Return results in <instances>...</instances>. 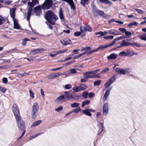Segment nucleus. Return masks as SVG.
<instances>
[{
    "mask_svg": "<svg viewBox=\"0 0 146 146\" xmlns=\"http://www.w3.org/2000/svg\"><path fill=\"white\" fill-rule=\"evenodd\" d=\"M45 18L48 23L52 25H54L58 19L56 15L50 10L46 12Z\"/></svg>",
    "mask_w": 146,
    "mask_h": 146,
    "instance_id": "nucleus-1",
    "label": "nucleus"
},
{
    "mask_svg": "<svg viewBox=\"0 0 146 146\" xmlns=\"http://www.w3.org/2000/svg\"><path fill=\"white\" fill-rule=\"evenodd\" d=\"M39 108V106L37 103H34L32 107L31 111V116L33 118H35L38 115Z\"/></svg>",
    "mask_w": 146,
    "mask_h": 146,
    "instance_id": "nucleus-2",
    "label": "nucleus"
},
{
    "mask_svg": "<svg viewBox=\"0 0 146 146\" xmlns=\"http://www.w3.org/2000/svg\"><path fill=\"white\" fill-rule=\"evenodd\" d=\"M15 119L19 129L21 131H23L25 127V123L24 121L21 117H17Z\"/></svg>",
    "mask_w": 146,
    "mask_h": 146,
    "instance_id": "nucleus-3",
    "label": "nucleus"
},
{
    "mask_svg": "<svg viewBox=\"0 0 146 146\" xmlns=\"http://www.w3.org/2000/svg\"><path fill=\"white\" fill-rule=\"evenodd\" d=\"M53 1L52 0H45L42 6V8L44 10L48 9L52 7Z\"/></svg>",
    "mask_w": 146,
    "mask_h": 146,
    "instance_id": "nucleus-4",
    "label": "nucleus"
},
{
    "mask_svg": "<svg viewBox=\"0 0 146 146\" xmlns=\"http://www.w3.org/2000/svg\"><path fill=\"white\" fill-rule=\"evenodd\" d=\"M117 78L116 75H114L110 78L104 84V86L106 88H108L110 86L115 80Z\"/></svg>",
    "mask_w": 146,
    "mask_h": 146,
    "instance_id": "nucleus-5",
    "label": "nucleus"
},
{
    "mask_svg": "<svg viewBox=\"0 0 146 146\" xmlns=\"http://www.w3.org/2000/svg\"><path fill=\"white\" fill-rule=\"evenodd\" d=\"M12 111L15 116V118H16L17 117H21L18 107L15 104H13V105Z\"/></svg>",
    "mask_w": 146,
    "mask_h": 146,
    "instance_id": "nucleus-6",
    "label": "nucleus"
},
{
    "mask_svg": "<svg viewBox=\"0 0 146 146\" xmlns=\"http://www.w3.org/2000/svg\"><path fill=\"white\" fill-rule=\"evenodd\" d=\"M108 103H105L103 107V114L105 115H107L108 113Z\"/></svg>",
    "mask_w": 146,
    "mask_h": 146,
    "instance_id": "nucleus-7",
    "label": "nucleus"
},
{
    "mask_svg": "<svg viewBox=\"0 0 146 146\" xmlns=\"http://www.w3.org/2000/svg\"><path fill=\"white\" fill-rule=\"evenodd\" d=\"M34 12L36 16H39L41 14L42 7L40 6H38L34 8Z\"/></svg>",
    "mask_w": 146,
    "mask_h": 146,
    "instance_id": "nucleus-8",
    "label": "nucleus"
},
{
    "mask_svg": "<svg viewBox=\"0 0 146 146\" xmlns=\"http://www.w3.org/2000/svg\"><path fill=\"white\" fill-rule=\"evenodd\" d=\"M65 97L64 95H61L56 98L55 100V102L57 103L64 102L65 101Z\"/></svg>",
    "mask_w": 146,
    "mask_h": 146,
    "instance_id": "nucleus-9",
    "label": "nucleus"
},
{
    "mask_svg": "<svg viewBox=\"0 0 146 146\" xmlns=\"http://www.w3.org/2000/svg\"><path fill=\"white\" fill-rule=\"evenodd\" d=\"M112 88V87L109 88L106 91V92L103 97V99L105 100H107V98L110 95L111 90Z\"/></svg>",
    "mask_w": 146,
    "mask_h": 146,
    "instance_id": "nucleus-10",
    "label": "nucleus"
},
{
    "mask_svg": "<svg viewBox=\"0 0 146 146\" xmlns=\"http://www.w3.org/2000/svg\"><path fill=\"white\" fill-rule=\"evenodd\" d=\"M44 50L43 48L37 49L31 51L30 53L31 54L35 55L36 54L40 53Z\"/></svg>",
    "mask_w": 146,
    "mask_h": 146,
    "instance_id": "nucleus-11",
    "label": "nucleus"
},
{
    "mask_svg": "<svg viewBox=\"0 0 146 146\" xmlns=\"http://www.w3.org/2000/svg\"><path fill=\"white\" fill-rule=\"evenodd\" d=\"M115 70L118 74L125 75L126 74V71L123 69L120 68H116Z\"/></svg>",
    "mask_w": 146,
    "mask_h": 146,
    "instance_id": "nucleus-12",
    "label": "nucleus"
},
{
    "mask_svg": "<svg viewBox=\"0 0 146 146\" xmlns=\"http://www.w3.org/2000/svg\"><path fill=\"white\" fill-rule=\"evenodd\" d=\"M63 1L67 2L70 5L71 9H73L74 10L75 9V8L74 5V3L73 0H61Z\"/></svg>",
    "mask_w": 146,
    "mask_h": 146,
    "instance_id": "nucleus-13",
    "label": "nucleus"
},
{
    "mask_svg": "<svg viewBox=\"0 0 146 146\" xmlns=\"http://www.w3.org/2000/svg\"><path fill=\"white\" fill-rule=\"evenodd\" d=\"M108 33L109 34L115 35H120L121 33L117 30L112 29L108 31Z\"/></svg>",
    "mask_w": 146,
    "mask_h": 146,
    "instance_id": "nucleus-14",
    "label": "nucleus"
},
{
    "mask_svg": "<svg viewBox=\"0 0 146 146\" xmlns=\"http://www.w3.org/2000/svg\"><path fill=\"white\" fill-rule=\"evenodd\" d=\"M10 11L11 17L13 19V20L15 19V8H11Z\"/></svg>",
    "mask_w": 146,
    "mask_h": 146,
    "instance_id": "nucleus-15",
    "label": "nucleus"
},
{
    "mask_svg": "<svg viewBox=\"0 0 146 146\" xmlns=\"http://www.w3.org/2000/svg\"><path fill=\"white\" fill-rule=\"evenodd\" d=\"M70 40L68 38H66L64 40H61V42L63 45H66L68 44H70Z\"/></svg>",
    "mask_w": 146,
    "mask_h": 146,
    "instance_id": "nucleus-16",
    "label": "nucleus"
},
{
    "mask_svg": "<svg viewBox=\"0 0 146 146\" xmlns=\"http://www.w3.org/2000/svg\"><path fill=\"white\" fill-rule=\"evenodd\" d=\"M32 9L28 8L27 13V20L29 21L31 15V14Z\"/></svg>",
    "mask_w": 146,
    "mask_h": 146,
    "instance_id": "nucleus-17",
    "label": "nucleus"
},
{
    "mask_svg": "<svg viewBox=\"0 0 146 146\" xmlns=\"http://www.w3.org/2000/svg\"><path fill=\"white\" fill-rule=\"evenodd\" d=\"M13 21L14 22V28L17 29H19L20 26L17 20L15 19H13Z\"/></svg>",
    "mask_w": 146,
    "mask_h": 146,
    "instance_id": "nucleus-18",
    "label": "nucleus"
},
{
    "mask_svg": "<svg viewBox=\"0 0 146 146\" xmlns=\"http://www.w3.org/2000/svg\"><path fill=\"white\" fill-rule=\"evenodd\" d=\"M99 11V10L97 9L96 6H93L92 11L94 16H96L98 15V13Z\"/></svg>",
    "mask_w": 146,
    "mask_h": 146,
    "instance_id": "nucleus-19",
    "label": "nucleus"
},
{
    "mask_svg": "<svg viewBox=\"0 0 146 146\" xmlns=\"http://www.w3.org/2000/svg\"><path fill=\"white\" fill-rule=\"evenodd\" d=\"M117 54L114 53H112L110 55L107 56V58L108 60H114L116 58Z\"/></svg>",
    "mask_w": 146,
    "mask_h": 146,
    "instance_id": "nucleus-20",
    "label": "nucleus"
},
{
    "mask_svg": "<svg viewBox=\"0 0 146 146\" xmlns=\"http://www.w3.org/2000/svg\"><path fill=\"white\" fill-rule=\"evenodd\" d=\"M131 43L126 42L125 40H123L122 41V43H121V46L122 47L128 46L131 45Z\"/></svg>",
    "mask_w": 146,
    "mask_h": 146,
    "instance_id": "nucleus-21",
    "label": "nucleus"
},
{
    "mask_svg": "<svg viewBox=\"0 0 146 146\" xmlns=\"http://www.w3.org/2000/svg\"><path fill=\"white\" fill-rule=\"evenodd\" d=\"M108 33V31H104V32H102V31H99L98 32H97L95 33V35H99L98 36V37L99 38L102 36H103L105 35H106Z\"/></svg>",
    "mask_w": 146,
    "mask_h": 146,
    "instance_id": "nucleus-22",
    "label": "nucleus"
},
{
    "mask_svg": "<svg viewBox=\"0 0 146 146\" xmlns=\"http://www.w3.org/2000/svg\"><path fill=\"white\" fill-rule=\"evenodd\" d=\"M82 112L84 114L89 116H91L92 115V114L90 113L89 109H85V110H82Z\"/></svg>",
    "mask_w": 146,
    "mask_h": 146,
    "instance_id": "nucleus-23",
    "label": "nucleus"
},
{
    "mask_svg": "<svg viewBox=\"0 0 146 146\" xmlns=\"http://www.w3.org/2000/svg\"><path fill=\"white\" fill-rule=\"evenodd\" d=\"M83 29L85 31H89L90 32L92 31V30L91 29L90 26L87 24L85 25Z\"/></svg>",
    "mask_w": 146,
    "mask_h": 146,
    "instance_id": "nucleus-24",
    "label": "nucleus"
},
{
    "mask_svg": "<svg viewBox=\"0 0 146 146\" xmlns=\"http://www.w3.org/2000/svg\"><path fill=\"white\" fill-rule=\"evenodd\" d=\"M61 73H57L55 74H52L49 75L48 76V78L49 79H51L53 78L54 77H57L59 75H61Z\"/></svg>",
    "mask_w": 146,
    "mask_h": 146,
    "instance_id": "nucleus-25",
    "label": "nucleus"
},
{
    "mask_svg": "<svg viewBox=\"0 0 146 146\" xmlns=\"http://www.w3.org/2000/svg\"><path fill=\"white\" fill-rule=\"evenodd\" d=\"M42 122L41 120H38L34 122L32 124L31 126V127H33L35 126H37L39 125Z\"/></svg>",
    "mask_w": 146,
    "mask_h": 146,
    "instance_id": "nucleus-26",
    "label": "nucleus"
},
{
    "mask_svg": "<svg viewBox=\"0 0 146 146\" xmlns=\"http://www.w3.org/2000/svg\"><path fill=\"white\" fill-rule=\"evenodd\" d=\"M82 26H81L80 27V30L81 33L80 35L82 37H83L85 36L86 33L85 32L86 31H85L83 29H82Z\"/></svg>",
    "mask_w": 146,
    "mask_h": 146,
    "instance_id": "nucleus-27",
    "label": "nucleus"
},
{
    "mask_svg": "<svg viewBox=\"0 0 146 146\" xmlns=\"http://www.w3.org/2000/svg\"><path fill=\"white\" fill-rule=\"evenodd\" d=\"M98 15L104 18H106V16H104V15H106V14L103 11H99L98 13Z\"/></svg>",
    "mask_w": 146,
    "mask_h": 146,
    "instance_id": "nucleus-28",
    "label": "nucleus"
},
{
    "mask_svg": "<svg viewBox=\"0 0 146 146\" xmlns=\"http://www.w3.org/2000/svg\"><path fill=\"white\" fill-rule=\"evenodd\" d=\"M138 23L137 22L134 21L129 24L128 26L130 27H132L133 26H137L138 25Z\"/></svg>",
    "mask_w": 146,
    "mask_h": 146,
    "instance_id": "nucleus-29",
    "label": "nucleus"
},
{
    "mask_svg": "<svg viewBox=\"0 0 146 146\" xmlns=\"http://www.w3.org/2000/svg\"><path fill=\"white\" fill-rule=\"evenodd\" d=\"M89 0H81L80 4L82 5L85 6V4H87Z\"/></svg>",
    "mask_w": 146,
    "mask_h": 146,
    "instance_id": "nucleus-30",
    "label": "nucleus"
},
{
    "mask_svg": "<svg viewBox=\"0 0 146 146\" xmlns=\"http://www.w3.org/2000/svg\"><path fill=\"white\" fill-rule=\"evenodd\" d=\"M80 104L79 103L74 102L70 104L72 108H75L78 107L79 105Z\"/></svg>",
    "mask_w": 146,
    "mask_h": 146,
    "instance_id": "nucleus-31",
    "label": "nucleus"
},
{
    "mask_svg": "<svg viewBox=\"0 0 146 146\" xmlns=\"http://www.w3.org/2000/svg\"><path fill=\"white\" fill-rule=\"evenodd\" d=\"M90 102V101L89 100H85L82 102L81 106L82 107H84L86 105L89 104Z\"/></svg>",
    "mask_w": 146,
    "mask_h": 146,
    "instance_id": "nucleus-32",
    "label": "nucleus"
},
{
    "mask_svg": "<svg viewBox=\"0 0 146 146\" xmlns=\"http://www.w3.org/2000/svg\"><path fill=\"white\" fill-rule=\"evenodd\" d=\"M100 2L105 3L106 4H111V3L108 0H99Z\"/></svg>",
    "mask_w": 146,
    "mask_h": 146,
    "instance_id": "nucleus-33",
    "label": "nucleus"
},
{
    "mask_svg": "<svg viewBox=\"0 0 146 146\" xmlns=\"http://www.w3.org/2000/svg\"><path fill=\"white\" fill-rule=\"evenodd\" d=\"M88 92L87 91H85L83 92L82 94V96L83 98H86L88 97Z\"/></svg>",
    "mask_w": 146,
    "mask_h": 146,
    "instance_id": "nucleus-34",
    "label": "nucleus"
},
{
    "mask_svg": "<svg viewBox=\"0 0 146 146\" xmlns=\"http://www.w3.org/2000/svg\"><path fill=\"white\" fill-rule=\"evenodd\" d=\"M81 110V109L80 107H78L76 108L73 109L72 111V112L77 113Z\"/></svg>",
    "mask_w": 146,
    "mask_h": 146,
    "instance_id": "nucleus-35",
    "label": "nucleus"
},
{
    "mask_svg": "<svg viewBox=\"0 0 146 146\" xmlns=\"http://www.w3.org/2000/svg\"><path fill=\"white\" fill-rule=\"evenodd\" d=\"M57 55V53L56 52V51L53 52H51L50 54V56L52 57H54L55 56H56Z\"/></svg>",
    "mask_w": 146,
    "mask_h": 146,
    "instance_id": "nucleus-36",
    "label": "nucleus"
},
{
    "mask_svg": "<svg viewBox=\"0 0 146 146\" xmlns=\"http://www.w3.org/2000/svg\"><path fill=\"white\" fill-rule=\"evenodd\" d=\"M131 45L135 46L137 47H140L141 46V44L138 43L133 42V43H131Z\"/></svg>",
    "mask_w": 146,
    "mask_h": 146,
    "instance_id": "nucleus-37",
    "label": "nucleus"
},
{
    "mask_svg": "<svg viewBox=\"0 0 146 146\" xmlns=\"http://www.w3.org/2000/svg\"><path fill=\"white\" fill-rule=\"evenodd\" d=\"M101 82V80H98L94 82V84L95 86H98Z\"/></svg>",
    "mask_w": 146,
    "mask_h": 146,
    "instance_id": "nucleus-38",
    "label": "nucleus"
},
{
    "mask_svg": "<svg viewBox=\"0 0 146 146\" xmlns=\"http://www.w3.org/2000/svg\"><path fill=\"white\" fill-rule=\"evenodd\" d=\"M7 90L6 89L3 87L0 86V91L3 93H5Z\"/></svg>",
    "mask_w": 146,
    "mask_h": 146,
    "instance_id": "nucleus-39",
    "label": "nucleus"
},
{
    "mask_svg": "<svg viewBox=\"0 0 146 146\" xmlns=\"http://www.w3.org/2000/svg\"><path fill=\"white\" fill-rule=\"evenodd\" d=\"M28 40H29L27 38L23 39L22 42V45L24 46H25L26 44V42Z\"/></svg>",
    "mask_w": 146,
    "mask_h": 146,
    "instance_id": "nucleus-40",
    "label": "nucleus"
},
{
    "mask_svg": "<svg viewBox=\"0 0 146 146\" xmlns=\"http://www.w3.org/2000/svg\"><path fill=\"white\" fill-rule=\"evenodd\" d=\"M59 16L60 18L61 19H63L64 16L61 9H60V10L59 12Z\"/></svg>",
    "mask_w": 146,
    "mask_h": 146,
    "instance_id": "nucleus-41",
    "label": "nucleus"
},
{
    "mask_svg": "<svg viewBox=\"0 0 146 146\" xmlns=\"http://www.w3.org/2000/svg\"><path fill=\"white\" fill-rule=\"evenodd\" d=\"M65 98L68 99V100H70V99H73V97L72 94L69 93L66 96Z\"/></svg>",
    "mask_w": 146,
    "mask_h": 146,
    "instance_id": "nucleus-42",
    "label": "nucleus"
},
{
    "mask_svg": "<svg viewBox=\"0 0 146 146\" xmlns=\"http://www.w3.org/2000/svg\"><path fill=\"white\" fill-rule=\"evenodd\" d=\"M3 3L5 4L9 5L12 3V1L9 0H4Z\"/></svg>",
    "mask_w": 146,
    "mask_h": 146,
    "instance_id": "nucleus-43",
    "label": "nucleus"
},
{
    "mask_svg": "<svg viewBox=\"0 0 146 146\" xmlns=\"http://www.w3.org/2000/svg\"><path fill=\"white\" fill-rule=\"evenodd\" d=\"M82 91L85 90L87 88V87L85 84H81L80 85Z\"/></svg>",
    "mask_w": 146,
    "mask_h": 146,
    "instance_id": "nucleus-44",
    "label": "nucleus"
},
{
    "mask_svg": "<svg viewBox=\"0 0 146 146\" xmlns=\"http://www.w3.org/2000/svg\"><path fill=\"white\" fill-rule=\"evenodd\" d=\"M28 5L29 6V7L28 8H29L32 9L33 7L34 6L33 2H31L29 1L27 3Z\"/></svg>",
    "mask_w": 146,
    "mask_h": 146,
    "instance_id": "nucleus-45",
    "label": "nucleus"
},
{
    "mask_svg": "<svg viewBox=\"0 0 146 146\" xmlns=\"http://www.w3.org/2000/svg\"><path fill=\"white\" fill-rule=\"evenodd\" d=\"M72 88V86L70 84H67L64 87L65 89L69 90L71 89Z\"/></svg>",
    "mask_w": 146,
    "mask_h": 146,
    "instance_id": "nucleus-46",
    "label": "nucleus"
},
{
    "mask_svg": "<svg viewBox=\"0 0 146 146\" xmlns=\"http://www.w3.org/2000/svg\"><path fill=\"white\" fill-rule=\"evenodd\" d=\"M114 38V36L112 35H110L106 36H104L103 38L104 39H112Z\"/></svg>",
    "mask_w": 146,
    "mask_h": 146,
    "instance_id": "nucleus-47",
    "label": "nucleus"
},
{
    "mask_svg": "<svg viewBox=\"0 0 146 146\" xmlns=\"http://www.w3.org/2000/svg\"><path fill=\"white\" fill-rule=\"evenodd\" d=\"M109 68H107L105 69H103L102 71L101 72L100 74L103 73H106L109 70Z\"/></svg>",
    "mask_w": 146,
    "mask_h": 146,
    "instance_id": "nucleus-48",
    "label": "nucleus"
},
{
    "mask_svg": "<svg viewBox=\"0 0 146 146\" xmlns=\"http://www.w3.org/2000/svg\"><path fill=\"white\" fill-rule=\"evenodd\" d=\"M72 90L76 92H77L80 91L78 86H75L74 87L72 88Z\"/></svg>",
    "mask_w": 146,
    "mask_h": 146,
    "instance_id": "nucleus-49",
    "label": "nucleus"
},
{
    "mask_svg": "<svg viewBox=\"0 0 146 146\" xmlns=\"http://www.w3.org/2000/svg\"><path fill=\"white\" fill-rule=\"evenodd\" d=\"M134 9L137 12L140 14H142L143 13H144L145 12L144 11H143L139 9Z\"/></svg>",
    "mask_w": 146,
    "mask_h": 146,
    "instance_id": "nucleus-50",
    "label": "nucleus"
},
{
    "mask_svg": "<svg viewBox=\"0 0 146 146\" xmlns=\"http://www.w3.org/2000/svg\"><path fill=\"white\" fill-rule=\"evenodd\" d=\"M5 21V19L1 17V16H0V25H2L3 24V22Z\"/></svg>",
    "mask_w": 146,
    "mask_h": 146,
    "instance_id": "nucleus-51",
    "label": "nucleus"
},
{
    "mask_svg": "<svg viewBox=\"0 0 146 146\" xmlns=\"http://www.w3.org/2000/svg\"><path fill=\"white\" fill-rule=\"evenodd\" d=\"M26 132V131L25 130H23V131L21 134V136L19 138H18V140H21L23 138V136H24V135L25 133Z\"/></svg>",
    "mask_w": 146,
    "mask_h": 146,
    "instance_id": "nucleus-52",
    "label": "nucleus"
},
{
    "mask_svg": "<svg viewBox=\"0 0 146 146\" xmlns=\"http://www.w3.org/2000/svg\"><path fill=\"white\" fill-rule=\"evenodd\" d=\"M69 71L70 72V73L72 74H74L76 72V70L74 68L70 69L69 70Z\"/></svg>",
    "mask_w": 146,
    "mask_h": 146,
    "instance_id": "nucleus-53",
    "label": "nucleus"
},
{
    "mask_svg": "<svg viewBox=\"0 0 146 146\" xmlns=\"http://www.w3.org/2000/svg\"><path fill=\"white\" fill-rule=\"evenodd\" d=\"M29 93L30 96L31 97H32L33 98H34V93L32 91L31 89L29 90Z\"/></svg>",
    "mask_w": 146,
    "mask_h": 146,
    "instance_id": "nucleus-54",
    "label": "nucleus"
},
{
    "mask_svg": "<svg viewBox=\"0 0 146 146\" xmlns=\"http://www.w3.org/2000/svg\"><path fill=\"white\" fill-rule=\"evenodd\" d=\"M126 54V52H125L124 51H123L121 52H120L119 53V55L121 56H127L125 55Z\"/></svg>",
    "mask_w": 146,
    "mask_h": 146,
    "instance_id": "nucleus-55",
    "label": "nucleus"
},
{
    "mask_svg": "<svg viewBox=\"0 0 146 146\" xmlns=\"http://www.w3.org/2000/svg\"><path fill=\"white\" fill-rule=\"evenodd\" d=\"M67 49L66 50H60L59 51H56L57 53V54H62L63 53H64L66 51Z\"/></svg>",
    "mask_w": 146,
    "mask_h": 146,
    "instance_id": "nucleus-56",
    "label": "nucleus"
},
{
    "mask_svg": "<svg viewBox=\"0 0 146 146\" xmlns=\"http://www.w3.org/2000/svg\"><path fill=\"white\" fill-rule=\"evenodd\" d=\"M91 74L90 73V71L86 72L85 73L83 74V75L84 76V77L85 78H86V76H90V75Z\"/></svg>",
    "mask_w": 146,
    "mask_h": 146,
    "instance_id": "nucleus-57",
    "label": "nucleus"
},
{
    "mask_svg": "<svg viewBox=\"0 0 146 146\" xmlns=\"http://www.w3.org/2000/svg\"><path fill=\"white\" fill-rule=\"evenodd\" d=\"M3 82L5 84H7L8 82L7 79L6 78H3L2 79Z\"/></svg>",
    "mask_w": 146,
    "mask_h": 146,
    "instance_id": "nucleus-58",
    "label": "nucleus"
},
{
    "mask_svg": "<svg viewBox=\"0 0 146 146\" xmlns=\"http://www.w3.org/2000/svg\"><path fill=\"white\" fill-rule=\"evenodd\" d=\"M95 95V94L93 92H90L88 94V97L89 98H91L93 97Z\"/></svg>",
    "mask_w": 146,
    "mask_h": 146,
    "instance_id": "nucleus-59",
    "label": "nucleus"
},
{
    "mask_svg": "<svg viewBox=\"0 0 146 146\" xmlns=\"http://www.w3.org/2000/svg\"><path fill=\"white\" fill-rule=\"evenodd\" d=\"M63 109V107L62 106H60L59 107L56 108V109H55V111H57V112H58L59 111L62 110V109Z\"/></svg>",
    "mask_w": 146,
    "mask_h": 146,
    "instance_id": "nucleus-60",
    "label": "nucleus"
},
{
    "mask_svg": "<svg viewBox=\"0 0 146 146\" xmlns=\"http://www.w3.org/2000/svg\"><path fill=\"white\" fill-rule=\"evenodd\" d=\"M81 33L80 32L77 31L75 32L74 33V35L75 36H78L80 35Z\"/></svg>",
    "mask_w": 146,
    "mask_h": 146,
    "instance_id": "nucleus-61",
    "label": "nucleus"
},
{
    "mask_svg": "<svg viewBox=\"0 0 146 146\" xmlns=\"http://www.w3.org/2000/svg\"><path fill=\"white\" fill-rule=\"evenodd\" d=\"M32 2L34 6L36 4H38L39 3V1L38 0H33Z\"/></svg>",
    "mask_w": 146,
    "mask_h": 146,
    "instance_id": "nucleus-62",
    "label": "nucleus"
},
{
    "mask_svg": "<svg viewBox=\"0 0 146 146\" xmlns=\"http://www.w3.org/2000/svg\"><path fill=\"white\" fill-rule=\"evenodd\" d=\"M140 37L139 38L142 40H146V36H144L142 35L140 36Z\"/></svg>",
    "mask_w": 146,
    "mask_h": 146,
    "instance_id": "nucleus-63",
    "label": "nucleus"
},
{
    "mask_svg": "<svg viewBox=\"0 0 146 146\" xmlns=\"http://www.w3.org/2000/svg\"><path fill=\"white\" fill-rule=\"evenodd\" d=\"M119 30L121 31L122 32H125H125L127 31L126 29L122 28H119Z\"/></svg>",
    "mask_w": 146,
    "mask_h": 146,
    "instance_id": "nucleus-64",
    "label": "nucleus"
}]
</instances>
